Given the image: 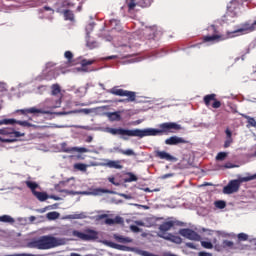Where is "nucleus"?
Segmentation results:
<instances>
[{
    "instance_id": "obj_49",
    "label": "nucleus",
    "mask_w": 256,
    "mask_h": 256,
    "mask_svg": "<svg viewBox=\"0 0 256 256\" xmlns=\"http://www.w3.org/2000/svg\"><path fill=\"white\" fill-rule=\"evenodd\" d=\"M87 46L90 47V49H95V47H97V42H88Z\"/></svg>"
},
{
    "instance_id": "obj_54",
    "label": "nucleus",
    "mask_w": 256,
    "mask_h": 256,
    "mask_svg": "<svg viewBox=\"0 0 256 256\" xmlns=\"http://www.w3.org/2000/svg\"><path fill=\"white\" fill-rule=\"evenodd\" d=\"M108 181L112 183V185H119V183L115 182V177L108 178Z\"/></svg>"
},
{
    "instance_id": "obj_5",
    "label": "nucleus",
    "mask_w": 256,
    "mask_h": 256,
    "mask_svg": "<svg viewBox=\"0 0 256 256\" xmlns=\"http://www.w3.org/2000/svg\"><path fill=\"white\" fill-rule=\"evenodd\" d=\"M25 185H26V187H28V189H30L32 195H34V197H36V199H38V201L43 202V201H47L49 199V194H47V192H38L37 191V189H39V184L37 182L26 180Z\"/></svg>"
},
{
    "instance_id": "obj_16",
    "label": "nucleus",
    "mask_w": 256,
    "mask_h": 256,
    "mask_svg": "<svg viewBox=\"0 0 256 256\" xmlns=\"http://www.w3.org/2000/svg\"><path fill=\"white\" fill-rule=\"evenodd\" d=\"M162 239H165L166 241H171L172 243H176L177 245H181L183 243V239L179 236H175L173 234H167V235H160Z\"/></svg>"
},
{
    "instance_id": "obj_46",
    "label": "nucleus",
    "mask_w": 256,
    "mask_h": 256,
    "mask_svg": "<svg viewBox=\"0 0 256 256\" xmlns=\"http://www.w3.org/2000/svg\"><path fill=\"white\" fill-rule=\"evenodd\" d=\"M66 219H81V214L68 215Z\"/></svg>"
},
{
    "instance_id": "obj_21",
    "label": "nucleus",
    "mask_w": 256,
    "mask_h": 256,
    "mask_svg": "<svg viewBox=\"0 0 256 256\" xmlns=\"http://www.w3.org/2000/svg\"><path fill=\"white\" fill-rule=\"evenodd\" d=\"M63 16L65 21H75V14L71 10H64Z\"/></svg>"
},
{
    "instance_id": "obj_33",
    "label": "nucleus",
    "mask_w": 256,
    "mask_h": 256,
    "mask_svg": "<svg viewBox=\"0 0 256 256\" xmlns=\"http://www.w3.org/2000/svg\"><path fill=\"white\" fill-rule=\"evenodd\" d=\"M74 169H77V171H87V164L84 163H76L74 164Z\"/></svg>"
},
{
    "instance_id": "obj_34",
    "label": "nucleus",
    "mask_w": 256,
    "mask_h": 256,
    "mask_svg": "<svg viewBox=\"0 0 256 256\" xmlns=\"http://www.w3.org/2000/svg\"><path fill=\"white\" fill-rule=\"evenodd\" d=\"M139 5L143 8L151 7V0H140Z\"/></svg>"
},
{
    "instance_id": "obj_60",
    "label": "nucleus",
    "mask_w": 256,
    "mask_h": 256,
    "mask_svg": "<svg viewBox=\"0 0 256 256\" xmlns=\"http://www.w3.org/2000/svg\"><path fill=\"white\" fill-rule=\"evenodd\" d=\"M54 107H61V98L56 101V105Z\"/></svg>"
},
{
    "instance_id": "obj_43",
    "label": "nucleus",
    "mask_w": 256,
    "mask_h": 256,
    "mask_svg": "<svg viewBox=\"0 0 256 256\" xmlns=\"http://www.w3.org/2000/svg\"><path fill=\"white\" fill-rule=\"evenodd\" d=\"M135 7H137V4L135 3L134 0H131V1L128 3V9H129V11H133V9H135Z\"/></svg>"
},
{
    "instance_id": "obj_1",
    "label": "nucleus",
    "mask_w": 256,
    "mask_h": 256,
    "mask_svg": "<svg viewBox=\"0 0 256 256\" xmlns=\"http://www.w3.org/2000/svg\"><path fill=\"white\" fill-rule=\"evenodd\" d=\"M107 133L110 135H120L124 141H127V137H157V135H169V133H175V131H181V125L175 122H165L159 125V129L146 128V129H125V128H106Z\"/></svg>"
},
{
    "instance_id": "obj_27",
    "label": "nucleus",
    "mask_w": 256,
    "mask_h": 256,
    "mask_svg": "<svg viewBox=\"0 0 256 256\" xmlns=\"http://www.w3.org/2000/svg\"><path fill=\"white\" fill-rule=\"evenodd\" d=\"M46 217L49 221H55V219H59V212H49Z\"/></svg>"
},
{
    "instance_id": "obj_42",
    "label": "nucleus",
    "mask_w": 256,
    "mask_h": 256,
    "mask_svg": "<svg viewBox=\"0 0 256 256\" xmlns=\"http://www.w3.org/2000/svg\"><path fill=\"white\" fill-rule=\"evenodd\" d=\"M64 57L65 59H68L69 63H71L72 59H73V52L71 51H66L64 53Z\"/></svg>"
},
{
    "instance_id": "obj_26",
    "label": "nucleus",
    "mask_w": 256,
    "mask_h": 256,
    "mask_svg": "<svg viewBox=\"0 0 256 256\" xmlns=\"http://www.w3.org/2000/svg\"><path fill=\"white\" fill-rule=\"evenodd\" d=\"M114 239H116L118 243H131L132 241L131 238L129 237H123V236H117V235L114 236Z\"/></svg>"
},
{
    "instance_id": "obj_29",
    "label": "nucleus",
    "mask_w": 256,
    "mask_h": 256,
    "mask_svg": "<svg viewBox=\"0 0 256 256\" xmlns=\"http://www.w3.org/2000/svg\"><path fill=\"white\" fill-rule=\"evenodd\" d=\"M228 155H229V153H227V152H219L216 155L215 159H216V161H225V159H227Z\"/></svg>"
},
{
    "instance_id": "obj_45",
    "label": "nucleus",
    "mask_w": 256,
    "mask_h": 256,
    "mask_svg": "<svg viewBox=\"0 0 256 256\" xmlns=\"http://www.w3.org/2000/svg\"><path fill=\"white\" fill-rule=\"evenodd\" d=\"M75 150L78 151V153H89V149L85 147H78V148H75Z\"/></svg>"
},
{
    "instance_id": "obj_41",
    "label": "nucleus",
    "mask_w": 256,
    "mask_h": 256,
    "mask_svg": "<svg viewBox=\"0 0 256 256\" xmlns=\"http://www.w3.org/2000/svg\"><path fill=\"white\" fill-rule=\"evenodd\" d=\"M234 245L235 244L233 243V241H229V240L223 241V247H229V249H233Z\"/></svg>"
},
{
    "instance_id": "obj_51",
    "label": "nucleus",
    "mask_w": 256,
    "mask_h": 256,
    "mask_svg": "<svg viewBox=\"0 0 256 256\" xmlns=\"http://www.w3.org/2000/svg\"><path fill=\"white\" fill-rule=\"evenodd\" d=\"M107 217H109V215H107V214H101V215H98V216H97V220H98V221H101V219H107Z\"/></svg>"
},
{
    "instance_id": "obj_63",
    "label": "nucleus",
    "mask_w": 256,
    "mask_h": 256,
    "mask_svg": "<svg viewBox=\"0 0 256 256\" xmlns=\"http://www.w3.org/2000/svg\"><path fill=\"white\" fill-rule=\"evenodd\" d=\"M152 31H155V29H157V26H153L151 27Z\"/></svg>"
},
{
    "instance_id": "obj_50",
    "label": "nucleus",
    "mask_w": 256,
    "mask_h": 256,
    "mask_svg": "<svg viewBox=\"0 0 256 256\" xmlns=\"http://www.w3.org/2000/svg\"><path fill=\"white\" fill-rule=\"evenodd\" d=\"M131 231H133L134 233H139L140 229L138 228V226L136 225H132L130 226Z\"/></svg>"
},
{
    "instance_id": "obj_36",
    "label": "nucleus",
    "mask_w": 256,
    "mask_h": 256,
    "mask_svg": "<svg viewBox=\"0 0 256 256\" xmlns=\"http://www.w3.org/2000/svg\"><path fill=\"white\" fill-rule=\"evenodd\" d=\"M201 246L204 247V249H213V243L211 242L201 241Z\"/></svg>"
},
{
    "instance_id": "obj_2",
    "label": "nucleus",
    "mask_w": 256,
    "mask_h": 256,
    "mask_svg": "<svg viewBox=\"0 0 256 256\" xmlns=\"http://www.w3.org/2000/svg\"><path fill=\"white\" fill-rule=\"evenodd\" d=\"M59 245H61L59 239L49 235L42 236L38 240H34L29 243V247L32 249H40L42 251L59 247Z\"/></svg>"
},
{
    "instance_id": "obj_31",
    "label": "nucleus",
    "mask_w": 256,
    "mask_h": 256,
    "mask_svg": "<svg viewBox=\"0 0 256 256\" xmlns=\"http://www.w3.org/2000/svg\"><path fill=\"white\" fill-rule=\"evenodd\" d=\"M214 205L217 209H225V207H227V202L223 200H217L214 202Z\"/></svg>"
},
{
    "instance_id": "obj_14",
    "label": "nucleus",
    "mask_w": 256,
    "mask_h": 256,
    "mask_svg": "<svg viewBox=\"0 0 256 256\" xmlns=\"http://www.w3.org/2000/svg\"><path fill=\"white\" fill-rule=\"evenodd\" d=\"M253 29L252 24L246 22L241 25V28L234 30L233 32H228V35H231L232 33H241L242 35H245L247 33H253Z\"/></svg>"
},
{
    "instance_id": "obj_38",
    "label": "nucleus",
    "mask_w": 256,
    "mask_h": 256,
    "mask_svg": "<svg viewBox=\"0 0 256 256\" xmlns=\"http://www.w3.org/2000/svg\"><path fill=\"white\" fill-rule=\"evenodd\" d=\"M237 238L239 241H247L249 239V235H247L245 233H239L237 235Z\"/></svg>"
},
{
    "instance_id": "obj_47",
    "label": "nucleus",
    "mask_w": 256,
    "mask_h": 256,
    "mask_svg": "<svg viewBox=\"0 0 256 256\" xmlns=\"http://www.w3.org/2000/svg\"><path fill=\"white\" fill-rule=\"evenodd\" d=\"M105 223L106 225H115V220L113 218H107Z\"/></svg>"
},
{
    "instance_id": "obj_25",
    "label": "nucleus",
    "mask_w": 256,
    "mask_h": 256,
    "mask_svg": "<svg viewBox=\"0 0 256 256\" xmlns=\"http://www.w3.org/2000/svg\"><path fill=\"white\" fill-rule=\"evenodd\" d=\"M110 121H121V114L119 112H112L108 114Z\"/></svg>"
},
{
    "instance_id": "obj_40",
    "label": "nucleus",
    "mask_w": 256,
    "mask_h": 256,
    "mask_svg": "<svg viewBox=\"0 0 256 256\" xmlns=\"http://www.w3.org/2000/svg\"><path fill=\"white\" fill-rule=\"evenodd\" d=\"M13 123H15L13 118L0 120V125H9Z\"/></svg>"
},
{
    "instance_id": "obj_17",
    "label": "nucleus",
    "mask_w": 256,
    "mask_h": 256,
    "mask_svg": "<svg viewBox=\"0 0 256 256\" xmlns=\"http://www.w3.org/2000/svg\"><path fill=\"white\" fill-rule=\"evenodd\" d=\"M155 157L158 159H164V161H175V157L165 151H156Z\"/></svg>"
},
{
    "instance_id": "obj_24",
    "label": "nucleus",
    "mask_w": 256,
    "mask_h": 256,
    "mask_svg": "<svg viewBox=\"0 0 256 256\" xmlns=\"http://www.w3.org/2000/svg\"><path fill=\"white\" fill-rule=\"evenodd\" d=\"M1 223H15V219L9 215L0 216Z\"/></svg>"
},
{
    "instance_id": "obj_3",
    "label": "nucleus",
    "mask_w": 256,
    "mask_h": 256,
    "mask_svg": "<svg viewBox=\"0 0 256 256\" xmlns=\"http://www.w3.org/2000/svg\"><path fill=\"white\" fill-rule=\"evenodd\" d=\"M255 179H256V173L254 175L242 177L239 180H231L228 183V185L223 188V193L225 195H231L233 193H237V191H239V187H241V183H247Z\"/></svg>"
},
{
    "instance_id": "obj_19",
    "label": "nucleus",
    "mask_w": 256,
    "mask_h": 256,
    "mask_svg": "<svg viewBox=\"0 0 256 256\" xmlns=\"http://www.w3.org/2000/svg\"><path fill=\"white\" fill-rule=\"evenodd\" d=\"M110 153H121V155H127L128 157H131V155H135V152L132 149L123 150L119 147H114Z\"/></svg>"
},
{
    "instance_id": "obj_12",
    "label": "nucleus",
    "mask_w": 256,
    "mask_h": 256,
    "mask_svg": "<svg viewBox=\"0 0 256 256\" xmlns=\"http://www.w3.org/2000/svg\"><path fill=\"white\" fill-rule=\"evenodd\" d=\"M102 167H108L109 169H123V164L121 160H105L103 163H101Z\"/></svg>"
},
{
    "instance_id": "obj_37",
    "label": "nucleus",
    "mask_w": 256,
    "mask_h": 256,
    "mask_svg": "<svg viewBox=\"0 0 256 256\" xmlns=\"http://www.w3.org/2000/svg\"><path fill=\"white\" fill-rule=\"evenodd\" d=\"M103 193H109V190L103 189V188H96V189H94V194L95 195H101Z\"/></svg>"
},
{
    "instance_id": "obj_15",
    "label": "nucleus",
    "mask_w": 256,
    "mask_h": 256,
    "mask_svg": "<svg viewBox=\"0 0 256 256\" xmlns=\"http://www.w3.org/2000/svg\"><path fill=\"white\" fill-rule=\"evenodd\" d=\"M187 144L189 143L188 140H185V138H181L179 136H172L165 140V145H179V144Z\"/></svg>"
},
{
    "instance_id": "obj_23",
    "label": "nucleus",
    "mask_w": 256,
    "mask_h": 256,
    "mask_svg": "<svg viewBox=\"0 0 256 256\" xmlns=\"http://www.w3.org/2000/svg\"><path fill=\"white\" fill-rule=\"evenodd\" d=\"M108 245H109V247H112V249H118V251H126L127 250L126 246L117 244L115 242H109Z\"/></svg>"
},
{
    "instance_id": "obj_32",
    "label": "nucleus",
    "mask_w": 256,
    "mask_h": 256,
    "mask_svg": "<svg viewBox=\"0 0 256 256\" xmlns=\"http://www.w3.org/2000/svg\"><path fill=\"white\" fill-rule=\"evenodd\" d=\"M15 122L14 123H12V124H10V125H15V123H17V125H21V127H33V124H31V123H29V122H27V121H21V120H19V121H17V120H15V119H13Z\"/></svg>"
},
{
    "instance_id": "obj_64",
    "label": "nucleus",
    "mask_w": 256,
    "mask_h": 256,
    "mask_svg": "<svg viewBox=\"0 0 256 256\" xmlns=\"http://www.w3.org/2000/svg\"><path fill=\"white\" fill-rule=\"evenodd\" d=\"M205 186H211L212 184L211 183H206L204 184Z\"/></svg>"
},
{
    "instance_id": "obj_62",
    "label": "nucleus",
    "mask_w": 256,
    "mask_h": 256,
    "mask_svg": "<svg viewBox=\"0 0 256 256\" xmlns=\"http://www.w3.org/2000/svg\"><path fill=\"white\" fill-rule=\"evenodd\" d=\"M253 31H256V21L252 23Z\"/></svg>"
},
{
    "instance_id": "obj_39",
    "label": "nucleus",
    "mask_w": 256,
    "mask_h": 256,
    "mask_svg": "<svg viewBox=\"0 0 256 256\" xmlns=\"http://www.w3.org/2000/svg\"><path fill=\"white\" fill-rule=\"evenodd\" d=\"M235 167H237V165L231 163V162H227L225 165L221 166V169H235Z\"/></svg>"
},
{
    "instance_id": "obj_8",
    "label": "nucleus",
    "mask_w": 256,
    "mask_h": 256,
    "mask_svg": "<svg viewBox=\"0 0 256 256\" xmlns=\"http://www.w3.org/2000/svg\"><path fill=\"white\" fill-rule=\"evenodd\" d=\"M208 31H212L213 34L210 36H203L202 41L204 43H219V41H225L227 39L225 36L219 34L215 25L208 27Z\"/></svg>"
},
{
    "instance_id": "obj_28",
    "label": "nucleus",
    "mask_w": 256,
    "mask_h": 256,
    "mask_svg": "<svg viewBox=\"0 0 256 256\" xmlns=\"http://www.w3.org/2000/svg\"><path fill=\"white\" fill-rule=\"evenodd\" d=\"M51 89L52 95H61V86H59V84H53Z\"/></svg>"
},
{
    "instance_id": "obj_30",
    "label": "nucleus",
    "mask_w": 256,
    "mask_h": 256,
    "mask_svg": "<svg viewBox=\"0 0 256 256\" xmlns=\"http://www.w3.org/2000/svg\"><path fill=\"white\" fill-rule=\"evenodd\" d=\"M93 63H95V60H87V59L82 60L81 67H82L83 71H87L86 67L88 65H93Z\"/></svg>"
},
{
    "instance_id": "obj_4",
    "label": "nucleus",
    "mask_w": 256,
    "mask_h": 256,
    "mask_svg": "<svg viewBox=\"0 0 256 256\" xmlns=\"http://www.w3.org/2000/svg\"><path fill=\"white\" fill-rule=\"evenodd\" d=\"M107 93L115 95L116 97H127L126 99L119 100V103L126 101L127 103H133L137 99V93L129 90H123L119 86H114L112 89L107 90Z\"/></svg>"
},
{
    "instance_id": "obj_18",
    "label": "nucleus",
    "mask_w": 256,
    "mask_h": 256,
    "mask_svg": "<svg viewBox=\"0 0 256 256\" xmlns=\"http://www.w3.org/2000/svg\"><path fill=\"white\" fill-rule=\"evenodd\" d=\"M226 140L224 142V149H229L233 143V132L229 128L225 130Z\"/></svg>"
},
{
    "instance_id": "obj_6",
    "label": "nucleus",
    "mask_w": 256,
    "mask_h": 256,
    "mask_svg": "<svg viewBox=\"0 0 256 256\" xmlns=\"http://www.w3.org/2000/svg\"><path fill=\"white\" fill-rule=\"evenodd\" d=\"M241 11V2L239 0H232L227 6V12L224 15L223 21H229V17H237Z\"/></svg>"
},
{
    "instance_id": "obj_13",
    "label": "nucleus",
    "mask_w": 256,
    "mask_h": 256,
    "mask_svg": "<svg viewBox=\"0 0 256 256\" xmlns=\"http://www.w3.org/2000/svg\"><path fill=\"white\" fill-rule=\"evenodd\" d=\"M0 135H9V137H25V133L15 131L13 128H2L0 129Z\"/></svg>"
},
{
    "instance_id": "obj_57",
    "label": "nucleus",
    "mask_w": 256,
    "mask_h": 256,
    "mask_svg": "<svg viewBox=\"0 0 256 256\" xmlns=\"http://www.w3.org/2000/svg\"><path fill=\"white\" fill-rule=\"evenodd\" d=\"M105 59H106V61H111L113 59H117V55L108 56Z\"/></svg>"
},
{
    "instance_id": "obj_55",
    "label": "nucleus",
    "mask_w": 256,
    "mask_h": 256,
    "mask_svg": "<svg viewBox=\"0 0 256 256\" xmlns=\"http://www.w3.org/2000/svg\"><path fill=\"white\" fill-rule=\"evenodd\" d=\"M80 113H85V115H89V113H91V110L84 108L80 110Z\"/></svg>"
},
{
    "instance_id": "obj_58",
    "label": "nucleus",
    "mask_w": 256,
    "mask_h": 256,
    "mask_svg": "<svg viewBox=\"0 0 256 256\" xmlns=\"http://www.w3.org/2000/svg\"><path fill=\"white\" fill-rule=\"evenodd\" d=\"M6 256H31L29 254H8Z\"/></svg>"
},
{
    "instance_id": "obj_7",
    "label": "nucleus",
    "mask_w": 256,
    "mask_h": 256,
    "mask_svg": "<svg viewBox=\"0 0 256 256\" xmlns=\"http://www.w3.org/2000/svg\"><path fill=\"white\" fill-rule=\"evenodd\" d=\"M72 235L73 237H77V239H81V241H93L99 239V233L91 229H86L85 233L74 230Z\"/></svg>"
},
{
    "instance_id": "obj_52",
    "label": "nucleus",
    "mask_w": 256,
    "mask_h": 256,
    "mask_svg": "<svg viewBox=\"0 0 256 256\" xmlns=\"http://www.w3.org/2000/svg\"><path fill=\"white\" fill-rule=\"evenodd\" d=\"M198 256H213V254H211L209 252H199Z\"/></svg>"
},
{
    "instance_id": "obj_48",
    "label": "nucleus",
    "mask_w": 256,
    "mask_h": 256,
    "mask_svg": "<svg viewBox=\"0 0 256 256\" xmlns=\"http://www.w3.org/2000/svg\"><path fill=\"white\" fill-rule=\"evenodd\" d=\"M186 247H188V249H197V246H195L193 242H187Z\"/></svg>"
},
{
    "instance_id": "obj_20",
    "label": "nucleus",
    "mask_w": 256,
    "mask_h": 256,
    "mask_svg": "<svg viewBox=\"0 0 256 256\" xmlns=\"http://www.w3.org/2000/svg\"><path fill=\"white\" fill-rule=\"evenodd\" d=\"M20 113H22V115H27V114H33V113H43V110L41 109H37L35 107H32V108H28V109H22V110H19Z\"/></svg>"
},
{
    "instance_id": "obj_44",
    "label": "nucleus",
    "mask_w": 256,
    "mask_h": 256,
    "mask_svg": "<svg viewBox=\"0 0 256 256\" xmlns=\"http://www.w3.org/2000/svg\"><path fill=\"white\" fill-rule=\"evenodd\" d=\"M121 223H123V218L121 216H116L114 218V225H119Z\"/></svg>"
},
{
    "instance_id": "obj_53",
    "label": "nucleus",
    "mask_w": 256,
    "mask_h": 256,
    "mask_svg": "<svg viewBox=\"0 0 256 256\" xmlns=\"http://www.w3.org/2000/svg\"><path fill=\"white\" fill-rule=\"evenodd\" d=\"M43 11H51L52 14L55 13V10H53V8L49 7V6H44L43 7Z\"/></svg>"
},
{
    "instance_id": "obj_10",
    "label": "nucleus",
    "mask_w": 256,
    "mask_h": 256,
    "mask_svg": "<svg viewBox=\"0 0 256 256\" xmlns=\"http://www.w3.org/2000/svg\"><path fill=\"white\" fill-rule=\"evenodd\" d=\"M203 101H204V105H206V107H210L212 101H213V103H212L213 109H219L221 107V101L217 100V94L205 95L203 98Z\"/></svg>"
},
{
    "instance_id": "obj_9",
    "label": "nucleus",
    "mask_w": 256,
    "mask_h": 256,
    "mask_svg": "<svg viewBox=\"0 0 256 256\" xmlns=\"http://www.w3.org/2000/svg\"><path fill=\"white\" fill-rule=\"evenodd\" d=\"M179 235L185 237V239H189V241H201V235L189 228L180 229Z\"/></svg>"
},
{
    "instance_id": "obj_59",
    "label": "nucleus",
    "mask_w": 256,
    "mask_h": 256,
    "mask_svg": "<svg viewBox=\"0 0 256 256\" xmlns=\"http://www.w3.org/2000/svg\"><path fill=\"white\" fill-rule=\"evenodd\" d=\"M93 141V136H88L86 138V143H91Z\"/></svg>"
},
{
    "instance_id": "obj_22",
    "label": "nucleus",
    "mask_w": 256,
    "mask_h": 256,
    "mask_svg": "<svg viewBox=\"0 0 256 256\" xmlns=\"http://www.w3.org/2000/svg\"><path fill=\"white\" fill-rule=\"evenodd\" d=\"M127 178H125V183H133L135 181H138L139 178L133 172H128L127 173Z\"/></svg>"
},
{
    "instance_id": "obj_56",
    "label": "nucleus",
    "mask_w": 256,
    "mask_h": 256,
    "mask_svg": "<svg viewBox=\"0 0 256 256\" xmlns=\"http://www.w3.org/2000/svg\"><path fill=\"white\" fill-rule=\"evenodd\" d=\"M169 177H173V174L168 173V174H164L161 179H169Z\"/></svg>"
},
{
    "instance_id": "obj_11",
    "label": "nucleus",
    "mask_w": 256,
    "mask_h": 256,
    "mask_svg": "<svg viewBox=\"0 0 256 256\" xmlns=\"http://www.w3.org/2000/svg\"><path fill=\"white\" fill-rule=\"evenodd\" d=\"M175 225H179V221L176 220H169L166 222H163L160 226H159V231L161 234L160 235H167L165 233H167V231H171V229H173V227H175Z\"/></svg>"
},
{
    "instance_id": "obj_61",
    "label": "nucleus",
    "mask_w": 256,
    "mask_h": 256,
    "mask_svg": "<svg viewBox=\"0 0 256 256\" xmlns=\"http://www.w3.org/2000/svg\"><path fill=\"white\" fill-rule=\"evenodd\" d=\"M50 199H54V201H59V197L57 196H50Z\"/></svg>"
},
{
    "instance_id": "obj_35",
    "label": "nucleus",
    "mask_w": 256,
    "mask_h": 256,
    "mask_svg": "<svg viewBox=\"0 0 256 256\" xmlns=\"http://www.w3.org/2000/svg\"><path fill=\"white\" fill-rule=\"evenodd\" d=\"M15 141H17V138H15V137H12V138H9V139H5V138H2L0 136V142L1 143H15Z\"/></svg>"
}]
</instances>
